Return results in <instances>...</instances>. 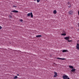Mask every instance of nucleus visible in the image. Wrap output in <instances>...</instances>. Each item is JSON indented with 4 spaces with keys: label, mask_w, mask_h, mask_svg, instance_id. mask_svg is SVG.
Segmentation results:
<instances>
[{
    "label": "nucleus",
    "mask_w": 79,
    "mask_h": 79,
    "mask_svg": "<svg viewBox=\"0 0 79 79\" xmlns=\"http://www.w3.org/2000/svg\"><path fill=\"white\" fill-rule=\"evenodd\" d=\"M63 79H69V77H68V76L66 75H64L62 77Z\"/></svg>",
    "instance_id": "1"
},
{
    "label": "nucleus",
    "mask_w": 79,
    "mask_h": 79,
    "mask_svg": "<svg viewBox=\"0 0 79 79\" xmlns=\"http://www.w3.org/2000/svg\"><path fill=\"white\" fill-rule=\"evenodd\" d=\"M27 16H31V18H33V14H32V12H31L30 13H29L27 15Z\"/></svg>",
    "instance_id": "2"
},
{
    "label": "nucleus",
    "mask_w": 79,
    "mask_h": 79,
    "mask_svg": "<svg viewBox=\"0 0 79 79\" xmlns=\"http://www.w3.org/2000/svg\"><path fill=\"white\" fill-rule=\"evenodd\" d=\"M54 75L53 76L54 77H56L57 76H58V74L56 72H54Z\"/></svg>",
    "instance_id": "3"
},
{
    "label": "nucleus",
    "mask_w": 79,
    "mask_h": 79,
    "mask_svg": "<svg viewBox=\"0 0 79 79\" xmlns=\"http://www.w3.org/2000/svg\"><path fill=\"white\" fill-rule=\"evenodd\" d=\"M69 14L70 15H72V14H73V11L72 10H70L69 12Z\"/></svg>",
    "instance_id": "4"
},
{
    "label": "nucleus",
    "mask_w": 79,
    "mask_h": 79,
    "mask_svg": "<svg viewBox=\"0 0 79 79\" xmlns=\"http://www.w3.org/2000/svg\"><path fill=\"white\" fill-rule=\"evenodd\" d=\"M76 48L78 50H79V44L77 43L76 46Z\"/></svg>",
    "instance_id": "5"
},
{
    "label": "nucleus",
    "mask_w": 79,
    "mask_h": 79,
    "mask_svg": "<svg viewBox=\"0 0 79 79\" xmlns=\"http://www.w3.org/2000/svg\"><path fill=\"white\" fill-rule=\"evenodd\" d=\"M75 71H76V69H75L74 68H73L70 71L72 73H74Z\"/></svg>",
    "instance_id": "6"
},
{
    "label": "nucleus",
    "mask_w": 79,
    "mask_h": 79,
    "mask_svg": "<svg viewBox=\"0 0 79 79\" xmlns=\"http://www.w3.org/2000/svg\"><path fill=\"white\" fill-rule=\"evenodd\" d=\"M64 39L65 40H68L70 38L69 37H66L64 38Z\"/></svg>",
    "instance_id": "7"
},
{
    "label": "nucleus",
    "mask_w": 79,
    "mask_h": 79,
    "mask_svg": "<svg viewBox=\"0 0 79 79\" xmlns=\"http://www.w3.org/2000/svg\"><path fill=\"white\" fill-rule=\"evenodd\" d=\"M62 52H68V51L67 50H64L62 51Z\"/></svg>",
    "instance_id": "8"
},
{
    "label": "nucleus",
    "mask_w": 79,
    "mask_h": 79,
    "mask_svg": "<svg viewBox=\"0 0 79 79\" xmlns=\"http://www.w3.org/2000/svg\"><path fill=\"white\" fill-rule=\"evenodd\" d=\"M11 12H13V13H18V11L17 10H16L11 11Z\"/></svg>",
    "instance_id": "9"
},
{
    "label": "nucleus",
    "mask_w": 79,
    "mask_h": 79,
    "mask_svg": "<svg viewBox=\"0 0 79 79\" xmlns=\"http://www.w3.org/2000/svg\"><path fill=\"white\" fill-rule=\"evenodd\" d=\"M69 68H70L71 69H73V68H74L73 67V66H69Z\"/></svg>",
    "instance_id": "10"
},
{
    "label": "nucleus",
    "mask_w": 79,
    "mask_h": 79,
    "mask_svg": "<svg viewBox=\"0 0 79 79\" xmlns=\"http://www.w3.org/2000/svg\"><path fill=\"white\" fill-rule=\"evenodd\" d=\"M36 37H42V35H37Z\"/></svg>",
    "instance_id": "11"
},
{
    "label": "nucleus",
    "mask_w": 79,
    "mask_h": 79,
    "mask_svg": "<svg viewBox=\"0 0 79 79\" xmlns=\"http://www.w3.org/2000/svg\"><path fill=\"white\" fill-rule=\"evenodd\" d=\"M61 35H64V36H65V35H66V33H62L61 34Z\"/></svg>",
    "instance_id": "12"
},
{
    "label": "nucleus",
    "mask_w": 79,
    "mask_h": 79,
    "mask_svg": "<svg viewBox=\"0 0 79 79\" xmlns=\"http://www.w3.org/2000/svg\"><path fill=\"white\" fill-rule=\"evenodd\" d=\"M56 13H57L56 10H54L53 13H54V14H56Z\"/></svg>",
    "instance_id": "13"
},
{
    "label": "nucleus",
    "mask_w": 79,
    "mask_h": 79,
    "mask_svg": "<svg viewBox=\"0 0 79 79\" xmlns=\"http://www.w3.org/2000/svg\"><path fill=\"white\" fill-rule=\"evenodd\" d=\"M57 59H60V60H65V58H57Z\"/></svg>",
    "instance_id": "14"
},
{
    "label": "nucleus",
    "mask_w": 79,
    "mask_h": 79,
    "mask_svg": "<svg viewBox=\"0 0 79 79\" xmlns=\"http://www.w3.org/2000/svg\"><path fill=\"white\" fill-rule=\"evenodd\" d=\"M68 42H73V40H68Z\"/></svg>",
    "instance_id": "15"
},
{
    "label": "nucleus",
    "mask_w": 79,
    "mask_h": 79,
    "mask_svg": "<svg viewBox=\"0 0 79 79\" xmlns=\"http://www.w3.org/2000/svg\"><path fill=\"white\" fill-rule=\"evenodd\" d=\"M18 78V77L17 76H15V77H14V79H16Z\"/></svg>",
    "instance_id": "16"
},
{
    "label": "nucleus",
    "mask_w": 79,
    "mask_h": 79,
    "mask_svg": "<svg viewBox=\"0 0 79 79\" xmlns=\"http://www.w3.org/2000/svg\"><path fill=\"white\" fill-rule=\"evenodd\" d=\"M40 0H36L37 3H39V2H40Z\"/></svg>",
    "instance_id": "17"
},
{
    "label": "nucleus",
    "mask_w": 79,
    "mask_h": 79,
    "mask_svg": "<svg viewBox=\"0 0 79 79\" xmlns=\"http://www.w3.org/2000/svg\"><path fill=\"white\" fill-rule=\"evenodd\" d=\"M63 34H66V32H65V31H63Z\"/></svg>",
    "instance_id": "18"
},
{
    "label": "nucleus",
    "mask_w": 79,
    "mask_h": 79,
    "mask_svg": "<svg viewBox=\"0 0 79 79\" xmlns=\"http://www.w3.org/2000/svg\"><path fill=\"white\" fill-rule=\"evenodd\" d=\"M68 5H71V3H70V2H69L68 3Z\"/></svg>",
    "instance_id": "19"
},
{
    "label": "nucleus",
    "mask_w": 79,
    "mask_h": 79,
    "mask_svg": "<svg viewBox=\"0 0 79 79\" xmlns=\"http://www.w3.org/2000/svg\"><path fill=\"white\" fill-rule=\"evenodd\" d=\"M12 18V16H11V15H10L9 18Z\"/></svg>",
    "instance_id": "20"
},
{
    "label": "nucleus",
    "mask_w": 79,
    "mask_h": 79,
    "mask_svg": "<svg viewBox=\"0 0 79 79\" xmlns=\"http://www.w3.org/2000/svg\"><path fill=\"white\" fill-rule=\"evenodd\" d=\"M20 21H21V22H23V19H21L20 20Z\"/></svg>",
    "instance_id": "21"
},
{
    "label": "nucleus",
    "mask_w": 79,
    "mask_h": 79,
    "mask_svg": "<svg viewBox=\"0 0 79 79\" xmlns=\"http://www.w3.org/2000/svg\"><path fill=\"white\" fill-rule=\"evenodd\" d=\"M2 27L1 26H0V30L2 29Z\"/></svg>",
    "instance_id": "22"
},
{
    "label": "nucleus",
    "mask_w": 79,
    "mask_h": 79,
    "mask_svg": "<svg viewBox=\"0 0 79 79\" xmlns=\"http://www.w3.org/2000/svg\"><path fill=\"white\" fill-rule=\"evenodd\" d=\"M69 8H71V4L70 5V6H68Z\"/></svg>",
    "instance_id": "23"
},
{
    "label": "nucleus",
    "mask_w": 79,
    "mask_h": 79,
    "mask_svg": "<svg viewBox=\"0 0 79 79\" xmlns=\"http://www.w3.org/2000/svg\"><path fill=\"white\" fill-rule=\"evenodd\" d=\"M13 7H16V6H13Z\"/></svg>",
    "instance_id": "24"
},
{
    "label": "nucleus",
    "mask_w": 79,
    "mask_h": 79,
    "mask_svg": "<svg viewBox=\"0 0 79 79\" xmlns=\"http://www.w3.org/2000/svg\"><path fill=\"white\" fill-rule=\"evenodd\" d=\"M78 15H79V11H78Z\"/></svg>",
    "instance_id": "25"
},
{
    "label": "nucleus",
    "mask_w": 79,
    "mask_h": 79,
    "mask_svg": "<svg viewBox=\"0 0 79 79\" xmlns=\"http://www.w3.org/2000/svg\"><path fill=\"white\" fill-rule=\"evenodd\" d=\"M53 64H55V63H54Z\"/></svg>",
    "instance_id": "26"
},
{
    "label": "nucleus",
    "mask_w": 79,
    "mask_h": 79,
    "mask_svg": "<svg viewBox=\"0 0 79 79\" xmlns=\"http://www.w3.org/2000/svg\"><path fill=\"white\" fill-rule=\"evenodd\" d=\"M34 0V1H35H35H36V0Z\"/></svg>",
    "instance_id": "27"
},
{
    "label": "nucleus",
    "mask_w": 79,
    "mask_h": 79,
    "mask_svg": "<svg viewBox=\"0 0 79 79\" xmlns=\"http://www.w3.org/2000/svg\"><path fill=\"white\" fill-rule=\"evenodd\" d=\"M17 76H19V74H17Z\"/></svg>",
    "instance_id": "28"
}]
</instances>
